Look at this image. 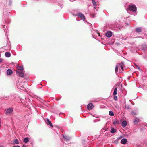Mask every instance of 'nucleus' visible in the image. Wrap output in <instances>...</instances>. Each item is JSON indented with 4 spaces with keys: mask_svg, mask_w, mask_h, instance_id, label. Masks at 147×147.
<instances>
[{
    "mask_svg": "<svg viewBox=\"0 0 147 147\" xmlns=\"http://www.w3.org/2000/svg\"><path fill=\"white\" fill-rule=\"evenodd\" d=\"M13 111V109L12 107H10L6 109H5V112L6 115H9L12 113Z\"/></svg>",
    "mask_w": 147,
    "mask_h": 147,
    "instance_id": "f257e3e1",
    "label": "nucleus"
},
{
    "mask_svg": "<svg viewBox=\"0 0 147 147\" xmlns=\"http://www.w3.org/2000/svg\"><path fill=\"white\" fill-rule=\"evenodd\" d=\"M128 9L130 11L134 12L136 11L137 8L135 5H129Z\"/></svg>",
    "mask_w": 147,
    "mask_h": 147,
    "instance_id": "f03ea898",
    "label": "nucleus"
},
{
    "mask_svg": "<svg viewBox=\"0 0 147 147\" xmlns=\"http://www.w3.org/2000/svg\"><path fill=\"white\" fill-rule=\"evenodd\" d=\"M17 74L19 76L22 77H24V74L23 70H17L16 71Z\"/></svg>",
    "mask_w": 147,
    "mask_h": 147,
    "instance_id": "7ed1b4c3",
    "label": "nucleus"
},
{
    "mask_svg": "<svg viewBox=\"0 0 147 147\" xmlns=\"http://www.w3.org/2000/svg\"><path fill=\"white\" fill-rule=\"evenodd\" d=\"M45 121L46 123V124L48 125H50V127H53V125L52 123H51L50 120H49L47 118L46 119V120H45Z\"/></svg>",
    "mask_w": 147,
    "mask_h": 147,
    "instance_id": "20e7f679",
    "label": "nucleus"
},
{
    "mask_svg": "<svg viewBox=\"0 0 147 147\" xmlns=\"http://www.w3.org/2000/svg\"><path fill=\"white\" fill-rule=\"evenodd\" d=\"M106 36L108 37H111L112 35V33L111 31H108L106 33Z\"/></svg>",
    "mask_w": 147,
    "mask_h": 147,
    "instance_id": "39448f33",
    "label": "nucleus"
},
{
    "mask_svg": "<svg viewBox=\"0 0 147 147\" xmlns=\"http://www.w3.org/2000/svg\"><path fill=\"white\" fill-rule=\"evenodd\" d=\"M78 16L80 17L81 19H82L83 20L85 19V17L84 15L80 13H78Z\"/></svg>",
    "mask_w": 147,
    "mask_h": 147,
    "instance_id": "423d86ee",
    "label": "nucleus"
},
{
    "mask_svg": "<svg viewBox=\"0 0 147 147\" xmlns=\"http://www.w3.org/2000/svg\"><path fill=\"white\" fill-rule=\"evenodd\" d=\"M93 107V104L91 103L88 104L87 106V108L89 109H92Z\"/></svg>",
    "mask_w": 147,
    "mask_h": 147,
    "instance_id": "0eeeda50",
    "label": "nucleus"
},
{
    "mask_svg": "<svg viewBox=\"0 0 147 147\" xmlns=\"http://www.w3.org/2000/svg\"><path fill=\"white\" fill-rule=\"evenodd\" d=\"M127 142V139L126 138L122 139L121 141V142L123 144H126Z\"/></svg>",
    "mask_w": 147,
    "mask_h": 147,
    "instance_id": "6e6552de",
    "label": "nucleus"
},
{
    "mask_svg": "<svg viewBox=\"0 0 147 147\" xmlns=\"http://www.w3.org/2000/svg\"><path fill=\"white\" fill-rule=\"evenodd\" d=\"M117 65H120L121 69L123 70V67L124 66V64L123 62H121L120 64H117Z\"/></svg>",
    "mask_w": 147,
    "mask_h": 147,
    "instance_id": "1a4fd4ad",
    "label": "nucleus"
},
{
    "mask_svg": "<svg viewBox=\"0 0 147 147\" xmlns=\"http://www.w3.org/2000/svg\"><path fill=\"white\" fill-rule=\"evenodd\" d=\"M12 73V71L11 69H8L7 71V74L9 75H11Z\"/></svg>",
    "mask_w": 147,
    "mask_h": 147,
    "instance_id": "9d476101",
    "label": "nucleus"
},
{
    "mask_svg": "<svg viewBox=\"0 0 147 147\" xmlns=\"http://www.w3.org/2000/svg\"><path fill=\"white\" fill-rule=\"evenodd\" d=\"M136 31L138 33L141 32L142 31V28L140 27L136 29Z\"/></svg>",
    "mask_w": 147,
    "mask_h": 147,
    "instance_id": "9b49d317",
    "label": "nucleus"
},
{
    "mask_svg": "<svg viewBox=\"0 0 147 147\" xmlns=\"http://www.w3.org/2000/svg\"><path fill=\"white\" fill-rule=\"evenodd\" d=\"M5 55L6 57H9L11 56V54L9 52H6L5 53Z\"/></svg>",
    "mask_w": 147,
    "mask_h": 147,
    "instance_id": "f8f14e48",
    "label": "nucleus"
},
{
    "mask_svg": "<svg viewBox=\"0 0 147 147\" xmlns=\"http://www.w3.org/2000/svg\"><path fill=\"white\" fill-rule=\"evenodd\" d=\"M127 122L126 121H124L122 123V125L123 126L125 127L126 126Z\"/></svg>",
    "mask_w": 147,
    "mask_h": 147,
    "instance_id": "ddd939ff",
    "label": "nucleus"
},
{
    "mask_svg": "<svg viewBox=\"0 0 147 147\" xmlns=\"http://www.w3.org/2000/svg\"><path fill=\"white\" fill-rule=\"evenodd\" d=\"M29 139L28 138V137H26L24 139L23 141L24 142L26 143L29 141Z\"/></svg>",
    "mask_w": 147,
    "mask_h": 147,
    "instance_id": "4468645a",
    "label": "nucleus"
},
{
    "mask_svg": "<svg viewBox=\"0 0 147 147\" xmlns=\"http://www.w3.org/2000/svg\"><path fill=\"white\" fill-rule=\"evenodd\" d=\"M17 70H23V68L22 67L20 66H18L17 67Z\"/></svg>",
    "mask_w": 147,
    "mask_h": 147,
    "instance_id": "2eb2a0df",
    "label": "nucleus"
},
{
    "mask_svg": "<svg viewBox=\"0 0 147 147\" xmlns=\"http://www.w3.org/2000/svg\"><path fill=\"white\" fill-rule=\"evenodd\" d=\"M117 88H115L114 89V92L113 93V95H114L115 96L117 94Z\"/></svg>",
    "mask_w": 147,
    "mask_h": 147,
    "instance_id": "dca6fc26",
    "label": "nucleus"
},
{
    "mask_svg": "<svg viewBox=\"0 0 147 147\" xmlns=\"http://www.w3.org/2000/svg\"><path fill=\"white\" fill-rule=\"evenodd\" d=\"M116 131V130L114 129V128H112L111 129V131L110 132H111L112 133H115Z\"/></svg>",
    "mask_w": 147,
    "mask_h": 147,
    "instance_id": "f3484780",
    "label": "nucleus"
},
{
    "mask_svg": "<svg viewBox=\"0 0 147 147\" xmlns=\"http://www.w3.org/2000/svg\"><path fill=\"white\" fill-rule=\"evenodd\" d=\"M109 115L111 116H113L114 115L113 112L111 111H109Z\"/></svg>",
    "mask_w": 147,
    "mask_h": 147,
    "instance_id": "a211bd4d",
    "label": "nucleus"
},
{
    "mask_svg": "<svg viewBox=\"0 0 147 147\" xmlns=\"http://www.w3.org/2000/svg\"><path fill=\"white\" fill-rule=\"evenodd\" d=\"M14 142L16 144H18L19 143V142L18 139H16L14 140Z\"/></svg>",
    "mask_w": 147,
    "mask_h": 147,
    "instance_id": "6ab92c4d",
    "label": "nucleus"
},
{
    "mask_svg": "<svg viewBox=\"0 0 147 147\" xmlns=\"http://www.w3.org/2000/svg\"><path fill=\"white\" fill-rule=\"evenodd\" d=\"M119 123V122L118 120H115V121L113 122V124L114 125H116V124L118 123Z\"/></svg>",
    "mask_w": 147,
    "mask_h": 147,
    "instance_id": "aec40b11",
    "label": "nucleus"
},
{
    "mask_svg": "<svg viewBox=\"0 0 147 147\" xmlns=\"http://www.w3.org/2000/svg\"><path fill=\"white\" fill-rule=\"evenodd\" d=\"M139 121V120L138 119H135V120L134 121V123L135 124H136V123Z\"/></svg>",
    "mask_w": 147,
    "mask_h": 147,
    "instance_id": "412c9836",
    "label": "nucleus"
},
{
    "mask_svg": "<svg viewBox=\"0 0 147 147\" xmlns=\"http://www.w3.org/2000/svg\"><path fill=\"white\" fill-rule=\"evenodd\" d=\"M63 138L67 140H69V138L67 136H63Z\"/></svg>",
    "mask_w": 147,
    "mask_h": 147,
    "instance_id": "4be33fe9",
    "label": "nucleus"
},
{
    "mask_svg": "<svg viewBox=\"0 0 147 147\" xmlns=\"http://www.w3.org/2000/svg\"><path fill=\"white\" fill-rule=\"evenodd\" d=\"M118 65H117L116 67L115 68V71L116 72H118Z\"/></svg>",
    "mask_w": 147,
    "mask_h": 147,
    "instance_id": "5701e85b",
    "label": "nucleus"
},
{
    "mask_svg": "<svg viewBox=\"0 0 147 147\" xmlns=\"http://www.w3.org/2000/svg\"><path fill=\"white\" fill-rule=\"evenodd\" d=\"M114 100H117V96H114Z\"/></svg>",
    "mask_w": 147,
    "mask_h": 147,
    "instance_id": "b1692460",
    "label": "nucleus"
},
{
    "mask_svg": "<svg viewBox=\"0 0 147 147\" xmlns=\"http://www.w3.org/2000/svg\"><path fill=\"white\" fill-rule=\"evenodd\" d=\"M93 5H94V8L95 9H96V6H97L96 3H95V4L94 3V4Z\"/></svg>",
    "mask_w": 147,
    "mask_h": 147,
    "instance_id": "393cba45",
    "label": "nucleus"
},
{
    "mask_svg": "<svg viewBox=\"0 0 147 147\" xmlns=\"http://www.w3.org/2000/svg\"><path fill=\"white\" fill-rule=\"evenodd\" d=\"M92 2L93 3V4H94V3H96V1H95V0H92Z\"/></svg>",
    "mask_w": 147,
    "mask_h": 147,
    "instance_id": "a878e982",
    "label": "nucleus"
},
{
    "mask_svg": "<svg viewBox=\"0 0 147 147\" xmlns=\"http://www.w3.org/2000/svg\"><path fill=\"white\" fill-rule=\"evenodd\" d=\"M123 138V136H121L120 137H119L118 138V139H120L122 138Z\"/></svg>",
    "mask_w": 147,
    "mask_h": 147,
    "instance_id": "bb28decb",
    "label": "nucleus"
},
{
    "mask_svg": "<svg viewBox=\"0 0 147 147\" xmlns=\"http://www.w3.org/2000/svg\"><path fill=\"white\" fill-rule=\"evenodd\" d=\"M3 61V59L2 58L0 59V63Z\"/></svg>",
    "mask_w": 147,
    "mask_h": 147,
    "instance_id": "cd10ccee",
    "label": "nucleus"
},
{
    "mask_svg": "<svg viewBox=\"0 0 147 147\" xmlns=\"http://www.w3.org/2000/svg\"><path fill=\"white\" fill-rule=\"evenodd\" d=\"M132 114L133 115H136V113L135 112H132Z\"/></svg>",
    "mask_w": 147,
    "mask_h": 147,
    "instance_id": "c85d7f7f",
    "label": "nucleus"
},
{
    "mask_svg": "<svg viewBox=\"0 0 147 147\" xmlns=\"http://www.w3.org/2000/svg\"><path fill=\"white\" fill-rule=\"evenodd\" d=\"M11 3H12L11 1L10 0L9 1V5H11Z\"/></svg>",
    "mask_w": 147,
    "mask_h": 147,
    "instance_id": "c756f323",
    "label": "nucleus"
},
{
    "mask_svg": "<svg viewBox=\"0 0 147 147\" xmlns=\"http://www.w3.org/2000/svg\"><path fill=\"white\" fill-rule=\"evenodd\" d=\"M13 147H20V146L18 145H17V146H13Z\"/></svg>",
    "mask_w": 147,
    "mask_h": 147,
    "instance_id": "7c9ffc66",
    "label": "nucleus"
},
{
    "mask_svg": "<svg viewBox=\"0 0 147 147\" xmlns=\"http://www.w3.org/2000/svg\"><path fill=\"white\" fill-rule=\"evenodd\" d=\"M135 65L136 66V67L137 68H138V69H140L138 67V66H137V65Z\"/></svg>",
    "mask_w": 147,
    "mask_h": 147,
    "instance_id": "2f4dec72",
    "label": "nucleus"
},
{
    "mask_svg": "<svg viewBox=\"0 0 147 147\" xmlns=\"http://www.w3.org/2000/svg\"><path fill=\"white\" fill-rule=\"evenodd\" d=\"M22 147H28L27 146H26L25 145H23V146H22Z\"/></svg>",
    "mask_w": 147,
    "mask_h": 147,
    "instance_id": "473e14b6",
    "label": "nucleus"
},
{
    "mask_svg": "<svg viewBox=\"0 0 147 147\" xmlns=\"http://www.w3.org/2000/svg\"><path fill=\"white\" fill-rule=\"evenodd\" d=\"M1 126V119L0 118V127Z\"/></svg>",
    "mask_w": 147,
    "mask_h": 147,
    "instance_id": "72a5a7b5",
    "label": "nucleus"
},
{
    "mask_svg": "<svg viewBox=\"0 0 147 147\" xmlns=\"http://www.w3.org/2000/svg\"><path fill=\"white\" fill-rule=\"evenodd\" d=\"M0 147H4L3 146H0Z\"/></svg>",
    "mask_w": 147,
    "mask_h": 147,
    "instance_id": "f704fd0d",
    "label": "nucleus"
}]
</instances>
